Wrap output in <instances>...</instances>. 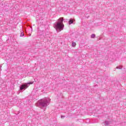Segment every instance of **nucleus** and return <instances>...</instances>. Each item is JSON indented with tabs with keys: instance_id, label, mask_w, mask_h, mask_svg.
<instances>
[{
	"instance_id": "nucleus-1",
	"label": "nucleus",
	"mask_w": 126,
	"mask_h": 126,
	"mask_svg": "<svg viewBox=\"0 0 126 126\" xmlns=\"http://www.w3.org/2000/svg\"><path fill=\"white\" fill-rule=\"evenodd\" d=\"M54 27L57 32H61L62 30H63V17L60 18L59 21L54 24Z\"/></svg>"
},
{
	"instance_id": "nucleus-2",
	"label": "nucleus",
	"mask_w": 126,
	"mask_h": 126,
	"mask_svg": "<svg viewBox=\"0 0 126 126\" xmlns=\"http://www.w3.org/2000/svg\"><path fill=\"white\" fill-rule=\"evenodd\" d=\"M50 101H51V99L49 98L41 99L39 100L37 106L41 108V109H43V108L46 109L48 105L50 104Z\"/></svg>"
},
{
	"instance_id": "nucleus-3",
	"label": "nucleus",
	"mask_w": 126,
	"mask_h": 126,
	"mask_svg": "<svg viewBox=\"0 0 126 126\" xmlns=\"http://www.w3.org/2000/svg\"><path fill=\"white\" fill-rule=\"evenodd\" d=\"M30 84H33V82H29L27 84L24 83L20 86V91L21 92H23L24 90L27 89V88H28L29 87V85Z\"/></svg>"
},
{
	"instance_id": "nucleus-4",
	"label": "nucleus",
	"mask_w": 126,
	"mask_h": 126,
	"mask_svg": "<svg viewBox=\"0 0 126 126\" xmlns=\"http://www.w3.org/2000/svg\"><path fill=\"white\" fill-rule=\"evenodd\" d=\"M75 21V20H74L73 19H70L69 21H68V24L69 25H70V24H72V23H73V22Z\"/></svg>"
},
{
	"instance_id": "nucleus-5",
	"label": "nucleus",
	"mask_w": 126,
	"mask_h": 126,
	"mask_svg": "<svg viewBox=\"0 0 126 126\" xmlns=\"http://www.w3.org/2000/svg\"><path fill=\"white\" fill-rule=\"evenodd\" d=\"M110 124H111V122H110V121H105L104 122V125H105V126H110Z\"/></svg>"
},
{
	"instance_id": "nucleus-6",
	"label": "nucleus",
	"mask_w": 126,
	"mask_h": 126,
	"mask_svg": "<svg viewBox=\"0 0 126 126\" xmlns=\"http://www.w3.org/2000/svg\"><path fill=\"white\" fill-rule=\"evenodd\" d=\"M24 36V32L23 31H21L20 37H23Z\"/></svg>"
},
{
	"instance_id": "nucleus-7",
	"label": "nucleus",
	"mask_w": 126,
	"mask_h": 126,
	"mask_svg": "<svg viewBox=\"0 0 126 126\" xmlns=\"http://www.w3.org/2000/svg\"><path fill=\"white\" fill-rule=\"evenodd\" d=\"M95 37H96V35H95V34H92L91 36V38H94V39L95 38Z\"/></svg>"
},
{
	"instance_id": "nucleus-8",
	"label": "nucleus",
	"mask_w": 126,
	"mask_h": 126,
	"mask_svg": "<svg viewBox=\"0 0 126 126\" xmlns=\"http://www.w3.org/2000/svg\"><path fill=\"white\" fill-rule=\"evenodd\" d=\"M75 46H76V43L72 42V47H75Z\"/></svg>"
},
{
	"instance_id": "nucleus-9",
	"label": "nucleus",
	"mask_w": 126,
	"mask_h": 126,
	"mask_svg": "<svg viewBox=\"0 0 126 126\" xmlns=\"http://www.w3.org/2000/svg\"><path fill=\"white\" fill-rule=\"evenodd\" d=\"M116 68H117V69H122V68H123V67H121V66H117V67H116Z\"/></svg>"
},
{
	"instance_id": "nucleus-10",
	"label": "nucleus",
	"mask_w": 126,
	"mask_h": 126,
	"mask_svg": "<svg viewBox=\"0 0 126 126\" xmlns=\"http://www.w3.org/2000/svg\"><path fill=\"white\" fill-rule=\"evenodd\" d=\"M64 118H65V116H61V118L63 119Z\"/></svg>"
},
{
	"instance_id": "nucleus-11",
	"label": "nucleus",
	"mask_w": 126,
	"mask_h": 126,
	"mask_svg": "<svg viewBox=\"0 0 126 126\" xmlns=\"http://www.w3.org/2000/svg\"><path fill=\"white\" fill-rule=\"evenodd\" d=\"M67 21H68V19H66L64 21V22H67Z\"/></svg>"
},
{
	"instance_id": "nucleus-12",
	"label": "nucleus",
	"mask_w": 126,
	"mask_h": 126,
	"mask_svg": "<svg viewBox=\"0 0 126 126\" xmlns=\"http://www.w3.org/2000/svg\"><path fill=\"white\" fill-rule=\"evenodd\" d=\"M0 68H1V66H0Z\"/></svg>"
}]
</instances>
